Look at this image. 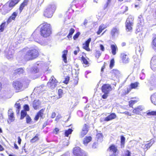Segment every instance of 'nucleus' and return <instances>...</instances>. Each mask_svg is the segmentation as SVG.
Returning <instances> with one entry per match:
<instances>
[{"mask_svg": "<svg viewBox=\"0 0 156 156\" xmlns=\"http://www.w3.org/2000/svg\"><path fill=\"white\" fill-rule=\"evenodd\" d=\"M97 145L96 143H94L92 145V147L94 148H95L97 147Z\"/></svg>", "mask_w": 156, "mask_h": 156, "instance_id": "obj_64", "label": "nucleus"}, {"mask_svg": "<svg viewBox=\"0 0 156 156\" xmlns=\"http://www.w3.org/2000/svg\"><path fill=\"white\" fill-rule=\"evenodd\" d=\"M14 53V51L13 49H9L7 55V58L8 59H10L12 58Z\"/></svg>", "mask_w": 156, "mask_h": 156, "instance_id": "obj_24", "label": "nucleus"}, {"mask_svg": "<svg viewBox=\"0 0 156 156\" xmlns=\"http://www.w3.org/2000/svg\"><path fill=\"white\" fill-rule=\"evenodd\" d=\"M153 45L156 47V38H155L153 41Z\"/></svg>", "mask_w": 156, "mask_h": 156, "instance_id": "obj_56", "label": "nucleus"}, {"mask_svg": "<svg viewBox=\"0 0 156 156\" xmlns=\"http://www.w3.org/2000/svg\"><path fill=\"white\" fill-rule=\"evenodd\" d=\"M143 108L141 106H138L137 108H136L133 110V112L135 114H139V112L142 111Z\"/></svg>", "mask_w": 156, "mask_h": 156, "instance_id": "obj_28", "label": "nucleus"}, {"mask_svg": "<svg viewBox=\"0 0 156 156\" xmlns=\"http://www.w3.org/2000/svg\"><path fill=\"white\" fill-rule=\"evenodd\" d=\"M108 93H104V94L102 96V97L104 99H106L108 96Z\"/></svg>", "mask_w": 156, "mask_h": 156, "instance_id": "obj_52", "label": "nucleus"}, {"mask_svg": "<svg viewBox=\"0 0 156 156\" xmlns=\"http://www.w3.org/2000/svg\"><path fill=\"white\" fill-rule=\"evenodd\" d=\"M151 99L152 102L154 105H156V93L151 96Z\"/></svg>", "mask_w": 156, "mask_h": 156, "instance_id": "obj_30", "label": "nucleus"}, {"mask_svg": "<svg viewBox=\"0 0 156 156\" xmlns=\"http://www.w3.org/2000/svg\"><path fill=\"white\" fill-rule=\"evenodd\" d=\"M40 102L39 100H35L33 103V108L35 110L39 108Z\"/></svg>", "mask_w": 156, "mask_h": 156, "instance_id": "obj_21", "label": "nucleus"}, {"mask_svg": "<svg viewBox=\"0 0 156 156\" xmlns=\"http://www.w3.org/2000/svg\"><path fill=\"white\" fill-rule=\"evenodd\" d=\"M147 115L156 116V111H152L149 112L147 113Z\"/></svg>", "mask_w": 156, "mask_h": 156, "instance_id": "obj_38", "label": "nucleus"}, {"mask_svg": "<svg viewBox=\"0 0 156 156\" xmlns=\"http://www.w3.org/2000/svg\"><path fill=\"white\" fill-rule=\"evenodd\" d=\"M111 0H108L107 2L106 3V4L104 5V9H105L108 6L109 4L110 3Z\"/></svg>", "mask_w": 156, "mask_h": 156, "instance_id": "obj_50", "label": "nucleus"}, {"mask_svg": "<svg viewBox=\"0 0 156 156\" xmlns=\"http://www.w3.org/2000/svg\"><path fill=\"white\" fill-rule=\"evenodd\" d=\"M88 126L86 124H85L82 128L83 130L85 131L87 130V132L88 131Z\"/></svg>", "mask_w": 156, "mask_h": 156, "instance_id": "obj_48", "label": "nucleus"}, {"mask_svg": "<svg viewBox=\"0 0 156 156\" xmlns=\"http://www.w3.org/2000/svg\"><path fill=\"white\" fill-rule=\"evenodd\" d=\"M87 130H85V131L83 130H83H82V131H81V136L82 137L84 135H85L87 133Z\"/></svg>", "mask_w": 156, "mask_h": 156, "instance_id": "obj_51", "label": "nucleus"}, {"mask_svg": "<svg viewBox=\"0 0 156 156\" xmlns=\"http://www.w3.org/2000/svg\"><path fill=\"white\" fill-rule=\"evenodd\" d=\"M112 76L113 80L115 79V77L117 78L120 74V72L118 70L113 69L112 71Z\"/></svg>", "mask_w": 156, "mask_h": 156, "instance_id": "obj_15", "label": "nucleus"}, {"mask_svg": "<svg viewBox=\"0 0 156 156\" xmlns=\"http://www.w3.org/2000/svg\"><path fill=\"white\" fill-rule=\"evenodd\" d=\"M106 27V26L105 25H104L103 24H101L99 27V30L97 32V33L98 34H99Z\"/></svg>", "mask_w": 156, "mask_h": 156, "instance_id": "obj_29", "label": "nucleus"}, {"mask_svg": "<svg viewBox=\"0 0 156 156\" xmlns=\"http://www.w3.org/2000/svg\"><path fill=\"white\" fill-rule=\"evenodd\" d=\"M91 41V38H89L88 40L86 41L85 43L83 44V48L87 51H90V48H89V44Z\"/></svg>", "mask_w": 156, "mask_h": 156, "instance_id": "obj_18", "label": "nucleus"}, {"mask_svg": "<svg viewBox=\"0 0 156 156\" xmlns=\"http://www.w3.org/2000/svg\"><path fill=\"white\" fill-rule=\"evenodd\" d=\"M39 138L38 137V135L37 134L32 139H31L30 140V142L31 143H34L36 141H37L39 140Z\"/></svg>", "mask_w": 156, "mask_h": 156, "instance_id": "obj_37", "label": "nucleus"}, {"mask_svg": "<svg viewBox=\"0 0 156 156\" xmlns=\"http://www.w3.org/2000/svg\"><path fill=\"white\" fill-rule=\"evenodd\" d=\"M92 138L90 136H86L83 140V144L85 145H87V144L91 140Z\"/></svg>", "mask_w": 156, "mask_h": 156, "instance_id": "obj_27", "label": "nucleus"}, {"mask_svg": "<svg viewBox=\"0 0 156 156\" xmlns=\"http://www.w3.org/2000/svg\"><path fill=\"white\" fill-rule=\"evenodd\" d=\"M9 120L8 121V123H10L13 122L15 120V118L14 115V113L12 109H10L8 112Z\"/></svg>", "mask_w": 156, "mask_h": 156, "instance_id": "obj_10", "label": "nucleus"}, {"mask_svg": "<svg viewBox=\"0 0 156 156\" xmlns=\"http://www.w3.org/2000/svg\"><path fill=\"white\" fill-rule=\"evenodd\" d=\"M44 110L45 109H42L40 111L35 117L34 118L35 120L37 121L39 117H42L43 115V113Z\"/></svg>", "mask_w": 156, "mask_h": 156, "instance_id": "obj_19", "label": "nucleus"}, {"mask_svg": "<svg viewBox=\"0 0 156 156\" xmlns=\"http://www.w3.org/2000/svg\"><path fill=\"white\" fill-rule=\"evenodd\" d=\"M121 56L123 63H127L129 62V59L128 55H126L124 53H122Z\"/></svg>", "mask_w": 156, "mask_h": 156, "instance_id": "obj_16", "label": "nucleus"}, {"mask_svg": "<svg viewBox=\"0 0 156 156\" xmlns=\"http://www.w3.org/2000/svg\"><path fill=\"white\" fill-rule=\"evenodd\" d=\"M24 109L27 111H28L29 110V106L28 105H25L24 106Z\"/></svg>", "mask_w": 156, "mask_h": 156, "instance_id": "obj_54", "label": "nucleus"}, {"mask_svg": "<svg viewBox=\"0 0 156 156\" xmlns=\"http://www.w3.org/2000/svg\"><path fill=\"white\" fill-rule=\"evenodd\" d=\"M56 116V114L55 112L52 113L51 115V118L52 119L54 118Z\"/></svg>", "mask_w": 156, "mask_h": 156, "instance_id": "obj_60", "label": "nucleus"}, {"mask_svg": "<svg viewBox=\"0 0 156 156\" xmlns=\"http://www.w3.org/2000/svg\"><path fill=\"white\" fill-rule=\"evenodd\" d=\"M116 117V115L114 113H112L107 117H105L104 120L106 121H108L115 119Z\"/></svg>", "mask_w": 156, "mask_h": 156, "instance_id": "obj_17", "label": "nucleus"}, {"mask_svg": "<svg viewBox=\"0 0 156 156\" xmlns=\"http://www.w3.org/2000/svg\"><path fill=\"white\" fill-rule=\"evenodd\" d=\"M80 34V33L79 32H78L73 37V38L74 40H76Z\"/></svg>", "mask_w": 156, "mask_h": 156, "instance_id": "obj_46", "label": "nucleus"}, {"mask_svg": "<svg viewBox=\"0 0 156 156\" xmlns=\"http://www.w3.org/2000/svg\"><path fill=\"white\" fill-rule=\"evenodd\" d=\"M111 48L112 51V53L113 55L116 54V51L118 50V48L116 45L115 44H111Z\"/></svg>", "mask_w": 156, "mask_h": 156, "instance_id": "obj_23", "label": "nucleus"}, {"mask_svg": "<svg viewBox=\"0 0 156 156\" xmlns=\"http://www.w3.org/2000/svg\"><path fill=\"white\" fill-rule=\"evenodd\" d=\"M44 110L45 109H42L40 111L35 117L34 118L35 120L37 121L39 117H42L43 115V113Z\"/></svg>", "mask_w": 156, "mask_h": 156, "instance_id": "obj_20", "label": "nucleus"}, {"mask_svg": "<svg viewBox=\"0 0 156 156\" xmlns=\"http://www.w3.org/2000/svg\"><path fill=\"white\" fill-rule=\"evenodd\" d=\"M154 142V140H151L150 143L147 144H142L141 147L144 149V151H146L150 147Z\"/></svg>", "mask_w": 156, "mask_h": 156, "instance_id": "obj_11", "label": "nucleus"}, {"mask_svg": "<svg viewBox=\"0 0 156 156\" xmlns=\"http://www.w3.org/2000/svg\"><path fill=\"white\" fill-rule=\"evenodd\" d=\"M75 30L73 28H71L70 30H69V32L68 34V35L67 36V37L68 38H71L72 36V35H73V34Z\"/></svg>", "mask_w": 156, "mask_h": 156, "instance_id": "obj_33", "label": "nucleus"}, {"mask_svg": "<svg viewBox=\"0 0 156 156\" xmlns=\"http://www.w3.org/2000/svg\"><path fill=\"white\" fill-rule=\"evenodd\" d=\"M73 130L72 129H69L67 130H66L65 132V134L66 136H68L69 134L71 133Z\"/></svg>", "mask_w": 156, "mask_h": 156, "instance_id": "obj_35", "label": "nucleus"}, {"mask_svg": "<svg viewBox=\"0 0 156 156\" xmlns=\"http://www.w3.org/2000/svg\"><path fill=\"white\" fill-rule=\"evenodd\" d=\"M119 33V29L116 27H113L111 31V34L113 37L118 35Z\"/></svg>", "mask_w": 156, "mask_h": 156, "instance_id": "obj_14", "label": "nucleus"}, {"mask_svg": "<svg viewBox=\"0 0 156 156\" xmlns=\"http://www.w3.org/2000/svg\"><path fill=\"white\" fill-rule=\"evenodd\" d=\"M130 152L128 151H126L125 154L123 155V156H130Z\"/></svg>", "mask_w": 156, "mask_h": 156, "instance_id": "obj_53", "label": "nucleus"}, {"mask_svg": "<svg viewBox=\"0 0 156 156\" xmlns=\"http://www.w3.org/2000/svg\"><path fill=\"white\" fill-rule=\"evenodd\" d=\"M18 143L19 144H21V139L20 138L19 136L18 137Z\"/></svg>", "mask_w": 156, "mask_h": 156, "instance_id": "obj_63", "label": "nucleus"}, {"mask_svg": "<svg viewBox=\"0 0 156 156\" xmlns=\"http://www.w3.org/2000/svg\"><path fill=\"white\" fill-rule=\"evenodd\" d=\"M15 106L16 108H17L16 110L17 113H19L20 108V103H16L15 105Z\"/></svg>", "mask_w": 156, "mask_h": 156, "instance_id": "obj_39", "label": "nucleus"}, {"mask_svg": "<svg viewBox=\"0 0 156 156\" xmlns=\"http://www.w3.org/2000/svg\"><path fill=\"white\" fill-rule=\"evenodd\" d=\"M12 9L10 7L9 4L7 3L3 6L1 9V12L2 14L5 15L8 13Z\"/></svg>", "mask_w": 156, "mask_h": 156, "instance_id": "obj_8", "label": "nucleus"}, {"mask_svg": "<svg viewBox=\"0 0 156 156\" xmlns=\"http://www.w3.org/2000/svg\"><path fill=\"white\" fill-rule=\"evenodd\" d=\"M101 55V53L99 51H97L96 54V57L97 58H98Z\"/></svg>", "mask_w": 156, "mask_h": 156, "instance_id": "obj_58", "label": "nucleus"}, {"mask_svg": "<svg viewBox=\"0 0 156 156\" xmlns=\"http://www.w3.org/2000/svg\"><path fill=\"white\" fill-rule=\"evenodd\" d=\"M133 25V17L131 16H129L125 23L126 30L127 31H131Z\"/></svg>", "mask_w": 156, "mask_h": 156, "instance_id": "obj_4", "label": "nucleus"}, {"mask_svg": "<svg viewBox=\"0 0 156 156\" xmlns=\"http://www.w3.org/2000/svg\"><path fill=\"white\" fill-rule=\"evenodd\" d=\"M26 122L28 124H30L31 119L28 115H27L26 117Z\"/></svg>", "mask_w": 156, "mask_h": 156, "instance_id": "obj_42", "label": "nucleus"}, {"mask_svg": "<svg viewBox=\"0 0 156 156\" xmlns=\"http://www.w3.org/2000/svg\"><path fill=\"white\" fill-rule=\"evenodd\" d=\"M111 90V87L109 84H105L102 87V91L104 93H109Z\"/></svg>", "mask_w": 156, "mask_h": 156, "instance_id": "obj_9", "label": "nucleus"}, {"mask_svg": "<svg viewBox=\"0 0 156 156\" xmlns=\"http://www.w3.org/2000/svg\"><path fill=\"white\" fill-rule=\"evenodd\" d=\"M151 67L154 71L156 70V57H153L151 61Z\"/></svg>", "mask_w": 156, "mask_h": 156, "instance_id": "obj_13", "label": "nucleus"}, {"mask_svg": "<svg viewBox=\"0 0 156 156\" xmlns=\"http://www.w3.org/2000/svg\"><path fill=\"white\" fill-rule=\"evenodd\" d=\"M27 5V2L26 1H25L21 5L20 7V12L23 9V8L25 6Z\"/></svg>", "mask_w": 156, "mask_h": 156, "instance_id": "obj_34", "label": "nucleus"}, {"mask_svg": "<svg viewBox=\"0 0 156 156\" xmlns=\"http://www.w3.org/2000/svg\"><path fill=\"white\" fill-rule=\"evenodd\" d=\"M136 102V101H133L131 100L129 102V106L130 107H132L133 105L135 104V103Z\"/></svg>", "mask_w": 156, "mask_h": 156, "instance_id": "obj_47", "label": "nucleus"}, {"mask_svg": "<svg viewBox=\"0 0 156 156\" xmlns=\"http://www.w3.org/2000/svg\"><path fill=\"white\" fill-rule=\"evenodd\" d=\"M82 60L83 63L85 65H88V62L87 60L83 57H82Z\"/></svg>", "mask_w": 156, "mask_h": 156, "instance_id": "obj_43", "label": "nucleus"}, {"mask_svg": "<svg viewBox=\"0 0 156 156\" xmlns=\"http://www.w3.org/2000/svg\"><path fill=\"white\" fill-rule=\"evenodd\" d=\"M69 77H67L66 78L64 82V83L65 84H67L69 81Z\"/></svg>", "mask_w": 156, "mask_h": 156, "instance_id": "obj_55", "label": "nucleus"}, {"mask_svg": "<svg viewBox=\"0 0 156 156\" xmlns=\"http://www.w3.org/2000/svg\"><path fill=\"white\" fill-rule=\"evenodd\" d=\"M38 69L37 67H35L34 68L33 71L35 73H37L38 71Z\"/></svg>", "mask_w": 156, "mask_h": 156, "instance_id": "obj_59", "label": "nucleus"}, {"mask_svg": "<svg viewBox=\"0 0 156 156\" xmlns=\"http://www.w3.org/2000/svg\"><path fill=\"white\" fill-rule=\"evenodd\" d=\"M5 23H3L0 26V32H2L4 30V27L5 26Z\"/></svg>", "mask_w": 156, "mask_h": 156, "instance_id": "obj_44", "label": "nucleus"}, {"mask_svg": "<svg viewBox=\"0 0 156 156\" xmlns=\"http://www.w3.org/2000/svg\"><path fill=\"white\" fill-rule=\"evenodd\" d=\"M139 83L138 82H135L134 83H132L130 86L132 89L138 87L139 84Z\"/></svg>", "mask_w": 156, "mask_h": 156, "instance_id": "obj_36", "label": "nucleus"}, {"mask_svg": "<svg viewBox=\"0 0 156 156\" xmlns=\"http://www.w3.org/2000/svg\"><path fill=\"white\" fill-rule=\"evenodd\" d=\"M57 81L53 76H52L49 81L47 85L51 89H53L57 86Z\"/></svg>", "mask_w": 156, "mask_h": 156, "instance_id": "obj_5", "label": "nucleus"}, {"mask_svg": "<svg viewBox=\"0 0 156 156\" xmlns=\"http://www.w3.org/2000/svg\"><path fill=\"white\" fill-rule=\"evenodd\" d=\"M125 140V138L123 136H121V142L122 144H124Z\"/></svg>", "mask_w": 156, "mask_h": 156, "instance_id": "obj_49", "label": "nucleus"}, {"mask_svg": "<svg viewBox=\"0 0 156 156\" xmlns=\"http://www.w3.org/2000/svg\"><path fill=\"white\" fill-rule=\"evenodd\" d=\"M20 0H10L9 3H8L10 7L12 9V8Z\"/></svg>", "mask_w": 156, "mask_h": 156, "instance_id": "obj_22", "label": "nucleus"}, {"mask_svg": "<svg viewBox=\"0 0 156 156\" xmlns=\"http://www.w3.org/2000/svg\"><path fill=\"white\" fill-rule=\"evenodd\" d=\"M115 61L114 59H112L110 62L109 67L111 68H112L114 66Z\"/></svg>", "mask_w": 156, "mask_h": 156, "instance_id": "obj_41", "label": "nucleus"}, {"mask_svg": "<svg viewBox=\"0 0 156 156\" xmlns=\"http://www.w3.org/2000/svg\"><path fill=\"white\" fill-rule=\"evenodd\" d=\"M40 33L41 35L44 37L49 36L51 33V27L50 24L46 23L41 24Z\"/></svg>", "mask_w": 156, "mask_h": 156, "instance_id": "obj_2", "label": "nucleus"}, {"mask_svg": "<svg viewBox=\"0 0 156 156\" xmlns=\"http://www.w3.org/2000/svg\"><path fill=\"white\" fill-rule=\"evenodd\" d=\"M12 86L16 92L21 90L23 87L22 84L19 81L13 82Z\"/></svg>", "mask_w": 156, "mask_h": 156, "instance_id": "obj_7", "label": "nucleus"}, {"mask_svg": "<svg viewBox=\"0 0 156 156\" xmlns=\"http://www.w3.org/2000/svg\"><path fill=\"white\" fill-rule=\"evenodd\" d=\"M62 90L61 89H59L58 90V93L59 96H60V95L62 94Z\"/></svg>", "mask_w": 156, "mask_h": 156, "instance_id": "obj_62", "label": "nucleus"}, {"mask_svg": "<svg viewBox=\"0 0 156 156\" xmlns=\"http://www.w3.org/2000/svg\"><path fill=\"white\" fill-rule=\"evenodd\" d=\"M23 70L21 68L16 69L15 70V73L16 74H21L23 73Z\"/></svg>", "mask_w": 156, "mask_h": 156, "instance_id": "obj_32", "label": "nucleus"}, {"mask_svg": "<svg viewBox=\"0 0 156 156\" xmlns=\"http://www.w3.org/2000/svg\"><path fill=\"white\" fill-rule=\"evenodd\" d=\"M67 52L68 51L67 50H64L62 51L63 54L62 55V58L63 60L66 63L67 62L66 55H67Z\"/></svg>", "mask_w": 156, "mask_h": 156, "instance_id": "obj_26", "label": "nucleus"}, {"mask_svg": "<svg viewBox=\"0 0 156 156\" xmlns=\"http://www.w3.org/2000/svg\"><path fill=\"white\" fill-rule=\"evenodd\" d=\"M103 136L101 133H98L96 135V137L98 139L101 140L102 139Z\"/></svg>", "mask_w": 156, "mask_h": 156, "instance_id": "obj_45", "label": "nucleus"}, {"mask_svg": "<svg viewBox=\"0 0 156 156\" xmlns=\"http://www.w3.org/2000/svg\"><path fill=\"white\" fill-rule=\"evenodd\" d=\"M38 35L37 34L36 31H34L31 35L30 37V41H34L39 43L40 41L38 39Z\"/></svg>", "mask_w": 156, "mask_h": 156, "instance_id": "obj_12", "label": "nucleus"}, {"mask_svg": "<svg viewBox=\"0 0 156 156\" xmlns=\"http://www.w3.org/2000/svg\"><path fill=\"white\" fill-rule=\"evenodd\" d=\"M27 48H24L23 52L26 53L24 55V58L27 60L34 59L37 57L39 55L38 51L36 48H31L27 50Z\"/></svg>", "mask_w": 156, "mask_h": 156, "instance_id": "obj_1", "label": "nucleus"}, {"mask_svg": "<svg viewBox=\"0 0 156 156\" xmlns=\"http://www.w3.org/2000/svg\"><path fill=\"white\" fill-rule=\"evenodd\" d=\"M100 49L102 51H104L105 49L104 46L102 44H100Z\"/></svg>", "mask_w": 156, "mask_h": 156, "instance_id": "obj_61", "label": "nucleus"}, {"mask_svg": "<svg viewBox=\"0 0 156 156\" xmlns=\"http://www.w3.org/2000/svg\"><path fill=\"white\" fill-rule=\"evenodd\" d=\"M73 156H86L85 154L81 151L79 147H76L74 148Z\"/></svg>", "mask_w": 156, "mask_h": 156, "instance_id": "obj_6", "label": "nucleus"}, {"mask_svg": "<svg viewBox=\"0 0 156 156\" xmlns=\"http://www.w3.org/2000/svg\"><path fill=\"white\" fill-rule=\"evenodd\" d=\"M26 114L27 113L26 112L22 111L21 113V119H23L24 117L26 116Z\"/></svg>", "mask_w": 156, "mask_h": 156, "instance_id": "obj_40", "label": "nucleus"}, {"mask_svg": "<svg viewBox=\"0 0 156 156\" xmlns=\"http://www.w3.org/2000/svg\"><path fill=\"white\" fill-rule=\"evenodd\" d=\"M109 149L110 151L113 152V154H115V153L117 151V149L114 145L111 146L109 147Z\"/></svg>", "mask_w": 156, "mask_h": 156, "instance_id": "obj_31", "label": "nucleus"}, {"mask_svg": "<svg viewBox=\"0 0 156 156\" xmlns=\"http://www.w3.org/2000/svg\"><path fill=\"white\" fill-rule=\"evenodd\" d=\"M18 12H14L12 15L9 17L8 20L7 22L8 23H10L12 20H14L16 17L17 16Z\"/></svg>", "mask_w": 156, "mask_h": 156, "instance_id": "obj_25", "label": "nucleus"}, {"mask_svg": "<svg viewBox=\"0 0 156 156\" xmlns=\"http://www.w3.org/2000/svg\"><path fill=\"white\" fill-rule=\"evenodd\" d=\"M143 49L142 48L141 49L140 47L139 46V48H138L137 49V50L139 52V53L141 54L142 53V52Z\"/></svg>", "mask_w": 156, "mask_h": 156, "instance_id": "obj_57", "label": "nucleus"}, {"mask_svg": "<svg viewBox=\"0 0 156 156\" xmlns=\"http://www.w3.org/2000/svg\"><path fill=\"white\" fill-rule=\"evenodd\" d=\"M56 8V6L55 5H48L44 13V16L47 18L51 17Z\"/></svg>", "mask_w": 156, "mask_h": 156, "instance_id": "obj_3", "label": "nucleus"}]
</instances>
